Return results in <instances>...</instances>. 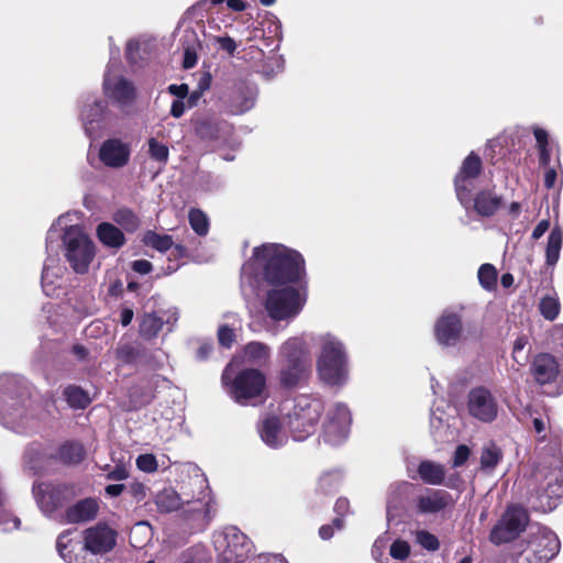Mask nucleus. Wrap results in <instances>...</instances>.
<instances>
[{
	"instance_id": "a878e982",
	"label": "nucleus",
	"mask_w": 563,
	"mask_h": 563,
	"mask_svg": "<svg viewBox=\"0 0 563 563\" xmlns=\"http://www.w3.org/2000/svg\"><path fill=\"white\" fill-rule=\"evenodd\" d=\"M258 433L262 441L269 448L276 449L284 445L287 437L280 428L276 417H266L258 426Z\"/></svg>"
},
{
	"instance_id": "f257e3e1",
	"label": "nucleus",
	"mask_w": 563,
	"mask_h": 563,
	"mask_svg": "<svg viewBox=\"0 0 563 563\" xmlns=\"http://www.w3.org/2000/svg\"><path fill=\"white\" fill-rule=\"evenodd\" d=\"M255 265L263 271L268 289L263 296V307L274 321L295 319L303 309L307 291L296 283L305 272L302 256L282 244H263L253 250V260L242 267V274H251Z\"/></svg>"
},
{
	"instance_id": "603ef678",
	"label": "nucleus",
	"mask_w": 563,
	"mask_h": 563,
	"mask_svg": "<svg viewBox=\"0 0 563 563\" xmlns=\"http://www.w3.org/2000/svg\"><path fill=\"white\" fill-rule=\"evenodd\" d=\"M389 554L393 559L405 561L410 554V545L404 540H396L389 545Z\"/></svg>"
},
{
	"instance_id": "49530a36",
	"label": "nucleus",
	"mask_w": 563,
	"mask_h": 563,
	"mask_svg": "<svg viewBox=\"0 0 563 563\" xmlns=\"http://www.w3.org/2000/svg\"><path fill=\"white\" fill-rule=\"evenodd\" d=\"M449 428L448 419L444 417V413L439 409L432 410L430 417V429L431 433L439 439H442Z\"/></svg>"
},
{
	"instance_id": "4c0bfd02",
	"label": "nucleus",
	"mask_w": 563,
	"mask_h": 563,
	"mask_svg": "<svg viewBox=\"0 0 563 563\" xmlns=\"http://www.w3.org/2000/svg\"><path fill=\"white\" fill-rule=\"evenodd\" d=\"M227 126L225 122L212 118H203L196 122V133L205 140H213Z\"/></svg>"
},
{
	"instance_id": "c756f323",
	"label": "nucleus",
	"mask_w": 563,
	"mask_h": 563,
	"mask_svg": "<svg viewBox=\"0 0 563 563\" xmlns=\"http://www.w3.org/2000/svg\"><path fill=\"white\" fill-rule=\"evenodd\" d=\"M97 236L103 245L113 249L121 247L125 242L122 231L109 222H102L98 225Z\"/></svg>"
},
{
	"instance_id": "7c9ffc66",
	"label": "nucleus",
	"mask_w": 563,
	"mask_h": 563,
	"mask_svg": "<svg viewBox=\"0 0 563 563\" xmlns=\"http://www.w3.org/2000/svg\"><path fill=\"white\" fill-rule=\"evenodd\" d=\"M503 460V452L495 443H486L481 450L479 465L486 474H492Z\"/></svg>"
},
{
	"instance_id": "e433bc0d",
	"label": "nucleus",
	"mask_w": 563,
	"mask_h": 563,
	"mask_svg": "<svg viewBox=\"0 0 563 563\" xmlns=\"http://www.w3.org/2000/svg\"><path fill=\"white\" fill-rule=\"evenodd\" d=\"M230 324H222L218 329V340L222 346L231 347L236 338V330L241 328V320L235 313L225 316Z\"/></svg>"
},
{
	"instance_id": "4468645a",
	"label": "nucleus",
	"mask_w": 563,
	"mask_h": 563,
	"mask_svg": "<svg viewBox=\"0 0 563 563\" xmlns=\"http://www.w3.org/2000/svg\"><path fill=\"white\" fill-rule=\"evenodd\" d=\"M482 170L481 158L471 153L462 163L460 172L455 176V192L459 201L466 209L472 202V192L476 187V180Z\"/></svg>"
},
{
	"instance_id": "58836bf2",
	"label": "nucleus",
	"mask_w": 563,
	"mask_h": 563,
	"mask_svg": "<svg viewBox=\"0 0 563 563\" xmlns=\"http://www.w3.org/2000/svg\"><path fill=\"white\" fill-rule=\"evenodd\" d=\"M59 459L67 464H78L85 456L86 451L78 442H66L59 448Z\"/></svg>"
},
{
	"instance_id": "4d7b16f0",
	"label": "nucleus",
	"mask_w": 563,
	"mask_h": 563,
	"mask_svg": "<svg viewBox=\"0 0 563 563\" xmlns=\"http://www.w3.org/2000/svg\"><path fill=\"white\" fill-rule=\"evenodd\" d=\"M533 134L537 141L538 150L549 148V134L548 132L539 126L533 128Z\"/></svg>"
},
{
	"instance_id": "aec40b11",
	"label": "nucleus",
	"mask_w": 563,
	"mask_h": 563,
	"mask_svg": "<svg viewBox=\"0 0 563 563\" xmlns=\"http://www.w3.org/2000/svg\"><path fill=\"white\" fill-rule=\"evenodd\" d=\"M461 317L453 312H444L434 325V334L442 346H455L462 338Z\"/></svg>"
},
{
	"instance_id": "6e6552de",
	"label": "nucleus",
	"mask_w": 563,
	"mask_h": 563,
	"mask_svg": "<svg viewBox=\"0 0 563 563\" xmlns=\"http://www.w3.org/2000/svg\"><path fill=\"white\" fill-rule=\"evenodd\" d=\"M32 493L43 515L52 517L77 495V489L75 485L66 483H36Z\"/></svg>"
},
{
	"instance_id": "a211bd4d",
	"label": "nucleus",
	"mask_w": 563,
	"mask_h": 563,
	"mask_svg": "<svg viewBox=\"0 0 563 563\" xmlns=\"http://www.w3.org/2000/svg\"><path fill=\"white\" fill-rule=\"evenodd\" d=\"M103 90L106 96L121 107L130 104L135 98V89L132 82L114 73L113 65H109L104 75Z\"/></svg>"
},
{
	"instance_id": "cd10ccee",
	"label": "nucleus",
	"mask_w": 563,
	"mask_h": 563,
	"mask_svg": "<svg viewBox=\"0 0 563 563\" xmlns=\"http://www.w3.org/2000/svg\"><path fill=\"white\" fill-rule=\"evenodd\" d=\"M472 200L475 211L482 217L495 214L501 205V198L492 190H482Z\"/></svg>"
},
{
	"instance_id": "6e6d98bb",
	"label": "nucleus",
	"mask_w": 563,
	"mask_h": 563,
	"mask_svg": "<svg viewBox=\"0 0 563 563\" xmlns=\"http://www.w3.org/2000/svg\"><path fill=\"white\" fill-rule=\"evenodd\" d=\"M129 477V470L124 464H118L114 466L112 471H110L107 475L108 479L111 481H123Z\"/></svg>"
},
{
	"instance_id": "a19ab883",
	"label": "nucleus",
	"mask_w": 563,
	"mask_h": 563,
	"mask_svg": "<svg viewBox=\"0 0 563 563\" xmlns=\"http://www.w3.org/2000/svg\"><path fill=\"white\" fill-rule=\"evenodd\" d=\"M143 241L147 246H151L159 252H165L172 249L174 244L172 236L167 234H158L154 231L146 232Z\"/></svg>"
},
{
	"instance_id": "0eeeda50",
	"label": "nucleus",
	"mask_w": 563,
	"mask_h": 563,
	"mask_svg": "<svg viewBox=\"0 0 563 563\" xmlns=\"http://www.w3.org/2000/svg\"><path fill=\"white\" fill-rule=\"evenodd\" d=\"M266 379L264 374L254 368L241 371L232 380L229 393L240 405L255 406L265 398Z\"/></svg>"
},
{
	"instance_id": "c9c22d12",
	"label": "nucleus",
	"mask_w": 563,
	"mask_h": 563,
	"mask_svg": "<svg viewBox=\"0 0 563 563\" xmlns=\"http://www.w3.org/2000/svg\"><path fill=\"white\" fill-rule=\"evenodd\" d=\"M163 324V320L155 313H145L140 319L139 334L144 340H152L162 331Z\"/></svg>"
},
{
	"instance_id": "37998d69",
	"label": "nucleus",
	"mask_w": 563,
	"mask_h": 563,
	"mask_svg": "<svg viewBox=\"0 0 563 563\" xmlns=\"http://www.w3.org/2000/svg\"><path fill=\"white\" fill-rule=\"evenodd\" d=\"M481 286L486 290H494L497 285V271L492 264H483L477 273Z\"/></svg>"
},
{
	"instance_id": "09e8293b",
	"label": "nucleus",
	"mask_w": 563,
	"mask_h": 563,
	"mask_svg": "<svg viewBox=\"0 0 563 563\" xmlns=\"http://www.w3.org/2000/svg\"><path fill=\"white\" fill-rule=\"evenodd\" d=\"M416 541L428 551H435L439 549L438 538L426 530H419L416 532Z\"/></svg>"
},
{
	"instance_id": "052dcab7",
	"label": "nucleus",
	"mask_w": 563,
	"mask_h": 563,
	"mask_svg": "<svg viewBox=\"0 0 563 563\" xmlns=\"http://www.w3.org/2000/svg\"><path fill=\"white\" fill-rule=\"evenodd\" d=\"M216 41L219 43L220 47L229 54H233L236 49V44L230 36L216 37Z\"/></svg>"
},
{
	"instance_id": "6ab92c4d",
	"label": "nucleus",
	"mask_w": 563,
	"mask_h": 563,
	"mask_svg": "<svg viewBox=\"0 0 563 563\" xmlns=\"http://www.w3.org/2000/svg\"><path fill=\"white\" fill-rule=\"evenodd\" d=\"M468 410L474 418L490 422L497 416V402L489 390L478 387L468 395Z\"/></svg>"
},
{
	"instance_id": "b1692460",
	"label": "nucleus",
	"mask_w": 563,
	"mask_h": 563,
	"mask_svg": "<svg viewBox=\"0 0 563 563\" xmlns=\"http://www.w3.org/2000/svg\"><path fill=\"white\" fill-rule=\"evenodd\" d=\"M531 374L538 384H550L559 374V364L552 355L539 354L531 365Z\"/></svg>"
},
{
	"instance_id": "f8f14e48",
	"label": "nucleus",
	"mask_w": 563,
	"mask_h": 563,
	"mask_svg": "<svg viewBox=\"0 0 563 563\" xmlns=\"http://www.w3.org/2000/svg\"><path fill=\"white\" fill-rule=\"evenodd\" d=\"M16 384L14 376L0 375V421L14 430H19L25 413L24 407L11 396Z\"/></svg>"
},
{
	"instance_id": "f704fd0d",
	"label": "nucleus",
	"mask_w": 563,
	"mask_h": 563,
	"mask_svg": "<svg viewBox=\"0 0 563 563\" xmlns=\"http://www.w3.org/2000/svg\"><path fill=\"white\" fill-rule=\"evenodd\" d=\"M563 244V230L560 227H554L549 236L545 249V263L553 266L560 258V252Z\"/></svg>"
},
{
	"instance_id": "412c9836",
	"label": "nucleus",
	"mask_w": 563,
	"mask_h": 563,
	"mask_svg": "<svg viewBox=\"0 0 563 563\" xmlns=\"http://www.w3.org/2000/svg\"><path fill=\"white\" fill-rule=\"evenodd\" d=\"M418 474L421 481L428 485L439 486L445 485L450 488H456L461 483V476L455 473L450 475L445 481V467L444 465L424 460L418 466Z\"/></svg>"
},
{
	"instance_id": "ddd939ff",
	"label": "nucleus",
	"mask_w": 563,
	"mask_h": 563,
	"mask_svg": "<svg viewBox=\"0 0 563 563\" xmlns=\"http://www.w3.org/2000/svg\"><path fill=\"white\" fill-rule=\"evenodd\" d=\"M529 521L526 509L518 506L509 507L500 521L494 527L489 539L495 544H501L516 539L525 530Z\"/></svg>"
},
{
	"instance_id": "5701e85b",
	"label": "nucleus",
	"mask_w": 563,
	"mask_h": 563,
	"mask_svg": "<svg viewBox=\"0 0 563 563\" xmlns=\"http://www.w3.org/2000/svg\"><path fill=\"white\" fill-rule=\"evenodd\" d=\"M454 498L443 489H426L417 497V509L420 514H438L448 507L453 506Z\"/></svg>"
},
{
	"instance_id": "774afa93",
	"label": "nucleus",
	"mask_w": 563,
	"mask_h": 563,
	"mask_svg": "<svg viewBox=\"0 0 563 563\" xmlns=\"http://www.w3.org/2000/svg\"><path fill=\"white\" fill-rule=\"evenodd\" d=\"M133 317H134V312L131 308H123L120 312V323L123 325V327H128L132 320H133Z\"/></svg>"
},
{
	"instance_id": "473e14b6",
	"label": "nucleus",
	"mask_w": 563,
	"mask_h": 563,
	"mask_svg": "<svg viewBox=\"0 0 563 563\" xmlns=\"http://www.w3.org/2000/svg\"><path fill=\"white\" fill-rule=\"evenodd\" d=\"M155 503L161 511L170 512L185 506V496L173 488H165L156 495Z\"/></svg>"
},
{
	"instance_id": "423d86ee",
	"label": "nucleus",
	"mask_w": 563,
	"mask_h": 563,
	"mask_svg": "<svg viewBox=\"0 0 563 563\" xmlns=\"http://www.w3.org/2000/svg\"><path fill=\"white\" fill-rule=\"evenodd\" d=\"M214 549L220 563H240L251 552V542L236 527H225L213 534Z\"/></svg>"
},
{
	"instance_id": "bf43d9fd",
	"label": "nucleus",
	"mask_w": 563,
	"mask_h": 563,
	"mask_svg": "<svg viewBox=\"0 0 563 563\" xmlns=\"http://www.w3.org/2000/svg\"><path fill=\"white\" fill-rule=\"evenodd\" d=\"M152 268V263L147 260H136L132 263V269L141 275L148 274Z\"/></svg>"
},
{
	"instance_id": "3c124183",
	"label": "nucleus",
	"mask_w": 563,
	"mask_h": 563,
	"mask_svg": "<svg viewBox=\"0 0 563 563\" xmlns=\"http://www.w3.org/2000/svg\"><path fill=\"white\" fill-rule=\"evenodd\" d=\"M136 467L145 473H154L158 468V463L154 454H141L135 461Z\"/></svg>"
},
{
	"instance_id": "393cba45",
	"label": "nucleus",
	"mask_w": 563,
	"mask_h": 563,
	"mask_svg": "<svg viewBox=\"0 0 563 563\" xmlns=\"http://www.w3.org/2000/svg\"><path fill=\"white\" fill-rule=\"evenodd\" d=\"M99 510V503L96 498H85L66 510V519L69 523H79L93 520Z\"/></svg>"
},
{
	"instance_id": "5fc2aeb1",
	"label": "nucleus",
	"mask_w": 563,
	"mask_h": 563,
	"mask_svg": "<svg viewBox=\"0 0 563 563\" xmlns=\"http://www.w3.org/2000/svg\"><path fill=\"white\" fill-rule=\"evenodd\" d=\"M471 450L467 445L461 444L456 448L453 456L452 466L460 467L462 466L470 457Z\"/></svg>"
},
{
	"instance_id": "ea45409f",
	"label": "nucleus",
	"mask_w": 563,
	"mask_h": 563,
	"mask_svg": "<svg viewBox=\"0 0 563 563\" xmlns=\"http://www.w3.org/2000/svg\"><path fill=\"white\" fill-rule=\"evenodd\" d=\"M65 398L68 405L73 408L84 409L86 408L91 399L89 395L77 386H68L64 390Z\"/></svg>"
},
{
	"instance_id": "de8ad7c7",
	"label": "nucleus",
	"mask_w": 563,
	"mask_h": 563,
	"mask_svg": "<svg viewBox=\"0 0 563 563\" xmlns=\"http://www.w3.org/2000/svg\"><path fill=\"white\" fill-rule=\"evenodd\" d=\"M541 314L548 320H554L560 311V305L556 298L547 296L540 301Z\"/></svg>"
},
{
	"instance_id": "4be33fe9",
	"label": "nucleus",
	"mask_w": 563,
	"mask_h": 563,
	"mask_svg": "<svg viewBox=\"0 0 563 563\" xmlns=\"http://www.w3.org/2000/svg\"><path fill=\"white\" fill-rule=\"evenodd\" d=\"M130 154L131 148L128 143L119 139H110L102 143L99 158L108 167L120 168L128 164Z\"/></svg>"
},
{
	"instance_id": "2f4dec72",
	"label": "nucleus",
	"mask_w": 563,
	"mask_h": 563,
	"mask_svg": "<svg viewBox=\"0 0 563 563\" xmlns=\"http://www.w3.org/2000/svg\"><path fill=\"white\" fill-rule=\"evenodd\" d=\"M271 357V347L262 342H250L244 346L243 358L253 365H264Z\"/></svg>"
},
{
	"instance_id": "79ce46f5",
	"label": "nucleus",
	"mask_w": 563,
	"mask_h": 563,
	"mask_svg": "<svg viewBox=\"0 0 563 563\" xmlns=\"http://www.w3.org/2000/svg\"><path fill=\"white\" fill-rule=\"evenodd\" d=\"M113 220L128 232H134L140 225L139 218L129 209L118 210L113 216Z\"/></svg>"
},
{
	"instance_id": "f3484780",
	"label": "nucleus",
	"mask_w": 563,
	"mask_h": 563,
	"mask_svg": "<svg viewBox=\"0 0 563 563\" xmlns=\"http://www.w3.org/2000/svg\"><path fill=\"white\" fill-rule=\"evenodd\" d=\"M547 486L542 494L531 497V506L540 511L548 512L556 508L558 501L563 499V472L552 471L545 475Z\"/></svg>"
},
{
	"instance_id": "bb28decb",
	"label": "nucleus",
	"mask_w": 563,
	"mask_h": 563,
	"mask_svg": "<svg viewBox=\"0 0 563 563\" xmlns=\"http://www.w3.org/2000/svg\"><path fill=\"white\" fill-rule=\"evenodd\" d=\"M104 104L102 101L87 102L81 110V120L88 135H92L99 129V123L103 117Z\"/></svg>"
},
{
	"instance_id": "c85d7f7f",
	"label": "nucleus",
	"mask_w": 563,
	"mask_h": 563,
	"mask_svg": "<svg viewBox=\"0 0 563 563\" xmlns=\"http://www.w3.org/2000/svg\"><path fill=\"white\" fill-rule=\"evenodd\" d=\"M115 358L123 365H135L144 354L145 349L136 342L120 341L114 350Z\"/></svg>"
},
{
	"instance_id": "1a4fd4ad",
	"label": "nucleus",
	"mask_w": 563,
	"mask_h": 563,
	"mask_svg": "<svg viewBox=\"0 0 563 563\" xmlns=\"http://www.w3.org/2000/svg\"><path fill=\"white\" fill-rule=\"evenodd\" d=\"M65 217L62 216L55 223L52 224L46 236V251L47 258L44 263L42 273V288L46 296H55L56 291L62 287L63 275L65 267L59 264V261L51 255L55 250L54 242L59 238L58 227L62 225Z\"/></svg>"
},
{
	"instance_id": "39448f33",
	"label": "nucleus",
	"mask_w": 563,
	"mask_h": 563,
	"mask_svg": "<svg viewBox=\"0 0 563 563\" xmlns=\"http://www.w3.org/2000/svg\"><path fill=\"white\" fill-rule=\"evenodd\" d=\"M323 410L320 399L300 395L295 399L292 411L288 416V427L296 441H303L316 431L317 422Z\"/></svg>"
},
{
	"instance_id": "e2e57ef3",
	"label": "nucleus",
	"mask_w": 563,
	"mask_h": 563,
	"mask_svg": "<svg viewBox=\"0 0 563 563\" xmlns=\"http://www.w3.org/2000/svg\"><path fill=\"white\" fill-rule=\"evenodd\" d=\"M197 63V55L195 47L187 46L185 47V56H184V67L185 68H192Z\"/></svg>"
},
{
	"instance_id": "338daca9",
	"label": "nucleus",
	"mask_w": 563,
	"mask_h": 563,
	"mask_svg": "<svg viewBox=\"0 0 563 563\" xmlns=\"http://www.w3.org/2000/svg\"><path fill=\"white\" fill-rule=\"evenodd\" d=\"M168 91L178 97L179 100H181L183 98H185L187 95H188V86L186 84H181V85H170L168 87Z\"/></svg>"
},
{
	"instance_id": "8fccbe9b",
	"label": "nucleus",
	"mask_w": 563,
	"mask_h": 563,
	"mask_svg": "<svg viewBox=\"0 0 563 563\" xmlns=\"http://www.w3.org/2000/svg\"><path fill=\"white\" fill-rule=\"evenodd\" d=\"M388 542L389 539L386 536H383L377 538L373 544L372 555L379 563H389L388 556L385 555Z\"/></svg>"
},
{
	"instance_id": "20e7f679",
	"label": "nucleus",
	"mask_w": 563,
	"mask_h": 563,
	"mask_svg": "<svg viewBox=\"0 0 563 563\" xmlns=\"http://www.w3.org/2000/svg\"><path fill=\"white\" fill-rule=\"evenodd\" d=\"M64 256L77 274L88 272L96 255L92 240L78 225H69L63 234Z\"/></svg>"
},
{
	"instance_id": "680f3d73",
	"label": "nucleus",
	"mask_w": 563,
	"mask_h": 563,
	"mask_svg": "<svg viewBox=\"0 0 563 563\" xmlns=\"http://www.w3.org/2000/svg\"><path fill=\"white\" fill-rule=\"evenodd\" d=\"M40 455V452L37 449L35 448H30L27 449V451L25 452L24 454V462H25V465L33 470L34 472L37 471V466L34 465V462L35 460L37 459V456Z\"/></svg>"
},
{
	"instance_id": "a18cd8bd",
	"label": "nucleus",
	"mask_w": 563,
	"mask_h": 563,
	"mask_svg": "<svg viewBox=\"0 0 563 563\" xmlns=\"http://www.w3.org/2000/svg\"><path fill=\"white\" fill-rule=\"evenodd\" d=\"M148 144V154L152 159L158 162L162 165H165L168 162L169 150L164 144L157 141L155 137H151L147 141Z\"/></svg>"
},
{
	"instance_id": "864d4df0",
	"label": "nucleus",
	"mask_w": 563,
	"mask_h": 563,
	"mask_svg": "<svg viewBox=\"0 0 563 563\" xmlns=\"http://www.w3.org/2000/svg\"><path fill=\"white\" fill-rule=\"evenodd\" d=\"M527 344H528V338L525 335L517 338L514 343L512 357L520 365L523 364L526 361V356H523L521 354H522V351L525 350V347L527 346Z\"/></svg>"
},
{
	"instance_id": "dca6fc26",
	"label": "nucleus",
	"mask_w": 563,
	"mask_h": 563,
	"mask_svg": "<svg viewBox=\"0 0 563 563\" xmlns=\"http://www.w3.org/2000/svg\"><path fill=\"white\" fill-rule=\"evenodd\" d=\"M117 538L114 529L99 522L84 531V545L92 554H106L114 549Z\"/></svg>"
},
{
	"instance_id": "72a5a7b5",
	"label": "nucleus",
	"mask_w": 563,
	"mask_h": 563,
	"mask_svg": "<svg viewBox=\"0 0 563 563\" xmlns=\"http://www.w3.org/2000/svg\"><path fill=\"white\" fill-rule=\"evenodd\" d=\"M254 104L253 98L247 95L243 87L231 91L228 100V110L232 114H241L249 111Z\"/></svg>"
},
{
	"instance_id": "7ed1b4c3",
	"label": "nucleus",
	"mask_w": 563,
	"mask_h": 563,
	"mask_svg": "<svg viewBox=\"0 0 563 563\" xmlns=\"http://www.w3.org/2000/svg\"><path fill=\"white\" fill-rule=\"evenodd\" d=\"M279 382L284 387H294L306 379L311 371L310 353L306 341L299 336L286 340L279 347Z\"/></svg>"
},
{
	"instance_id": "2eb2a0df",
	"label": "nucleus",
	"mask_w": 563,
	"mask_h": 563,
	"mask_svg": "<svg viewBox=\"0 0 563 563\" xmlns=\"http://www.w3.org/2000/svg\"><path fill=\"white\" fill-rule=\"evenodd\" d=\"M351 422L349 408L344 404H335L328 411L323 424V440L331 445L341 444L349 435Z\"/></svg>"
},
{
	"instance_id": "13d9d810",
	"label": "nucleus",
	"mask_w": 563,
	"mask_h": 563,
	"mask_svg": "<svg viewBox=\"0 0 563 563\" xmlns=\"http://www.w3.org/2000/svg\"><path fill=\"white\" fill-rule=\"evenodd\" d=\"M137 534L143 536L146 540L150 539L151 526L145 521L135 523L131 531V539L135 538Z\"/></svg>"
},
{
	"instance_id": "69168bd1",
	"label": "nucleus",
	"mask_w": 563,
	"mask_h": 563,
	"mask_svg": "<svg viewBox=\"0 0 563 563\" xmlns=\"http://www.w3.org/2000/svg\"><path fill=\"white\" fill-rule=\"evenodd\" d=\"M550 228L549 220H541L532 231V239L539 240Z\"/></svg>"
},
{
	"instance_id": "c03bdc74",
	"label": "nucleus",
	"mask_w": 563,
	"mask_h": 563,
	"mask_svg": "<svg viewBox=\"0 0 563 563\" xmlns=\"http://www.w3.org/2000/svg\"><path fill=\"white\" fill-rule=\"evenodd\" d=\"M189 223L198 235H206L209 231V220L199 209H191L188 214Z\"/></svg>"
},
{
	"instance_id": "f03ea898",
	"label": "nucleus",
	"mask_w": 563,
	"mask_h": 563,
	"mask_svg": "<svg viewBox=\"0 0 563 563\" xmlns=\"http://www.w3.org/2000/svg\"><path fill=\"white\" fill-rule=\"evenodd\" d=\"M317 373L319 378L330 386H342L349 376L347 355L342 341L331 333L317 338Z\"/></svg>"
},
{
	"instance_id": "0e129e2a",
	"label": "nucleus",
	"mask_w": 563,
	"mask_h": 563,
	"mask_svg": "<svg viewBox=\"0 0 563 563\" xmlns=\"http://www.w3.org/2000/svg\"><path fill=\"white\" fill-rule=\"evenodd\" d=\"M549 422H550V420L547 416L533 417L532 426H533L536 433L542 434L547 430Z\"/></svg>"
},
{
	"instance_id": "9d476101",
	"label": "nucleus",
	"mask_w": 563,
	"mask_h": 563,
	"mask_svg": "<svg viewBox=\"0 0 563 563\" xmlns=\"http://www.w3.org/2000/svg\"><path fill=\"white\" fill-rule=\"evenodd\" d=\"M191 484L198 488V494L189 495L183 492L185 496V512L195 520H199L203 525H208L213 514L216 512V505L211 492L208 487L207 479L202 475H196Z\"/></svg>"
},
{
	"instance_id": "9b49d317",
	"label": "nucleus",
	"mask_w": 563,
	"mask_h": 563,
	"mask_svg": "<svg viewBox=\"0 0 563 563\" xmlns=\"http://www.w3.org/2000/svg\"><path fill=\"white\" fill-rule=\"evenodd\" d=\"M559 550L560 541L556 534L544 527H536V531L530 532L522 553L530 563H545L553 559Z\"/></svg>"
}]
</instances>
